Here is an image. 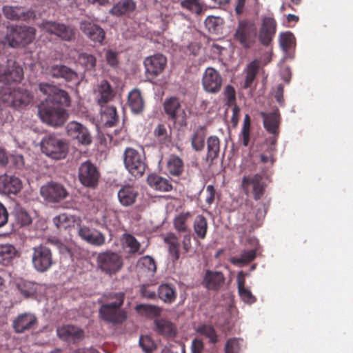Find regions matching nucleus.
Wrapping results in <instances>:
<instances>
[{"label":"nucleus","mask_w":353,"mask_h":353,"mask_svg":"<svg viewBox=\"0 0 353 353\" xmlns=\"http://www.w3.org/2000/svg\"><path fill=\"white\" fill-rule=\"evenodd\" d=\"M39 90L48 96L38 107L41 119L48 125L61 126L67 120L68 113L65 108L70 105V97L63 90L48 83H40Z\"/></svg>","instance_id":"nucleus-1"},{"label":"nucleus","mask_w":353,"mask_h":353,"mask_svg":"<svg viewBox=\"0 0 353 353\" xmlns=\"http://www.w3.org/2000/svg\"><path fill=\"white\" fill-rule=\"evenodd\" d=\"M106 297L108 300L114 301L101 305L99 311L100 317L112 324L122 323L127 318L126 313L121 308L124 302V293L112 292Z\"/></svg>","instance_id":"nucleus-2"},{"label":"nucleus","mask_w":353,"mask_h":353,"mask_svg":"<svg viewBox=\"0 0 353 353\" xmlns=\"http://www.w3.org/2000/svg\"><path fill=\"white\" fill-rule=\"evenodd\" d=\"M32 100V96L26 89L2 87L0 89V103L6 106L21 108L26 106Z\"/></svg>","instance_id":"nucleus-3"},{"label":"nucleus","mask_w":353,"mask_h":353,"mask_svg":"<svg viewBox=\"0 0 353 353\" xmlns=\"http://www.w3.org/2000/svg\"><path fill=\"white\" fill-rule=\"evenodd\" d=\"M97 265L98 269L105 275H115L123 267V258L118 252L107 250L99 253Z\"/></svg>","instance_id":"nucleus-4"},{"label":"nucleus","mask_w":353,"mask_h":353,"mask_svg":"<svg viewBox=\"0 0 353 353\" xmlns=\"http://www.w3.org/2000/svg\"><path fill=\"white\" fill-rule=\"evenodd\" d=\"M43 154L54 160L65 159L68 153V145L63 140L53 134L45 136L41 141Z\"/></svg>","instance_id":"nucleus-5"},{"label":"nucleus","mask_w":353,"mask_h":353,"mask_svg":"<svg viewBox=\"0 0 353 353\" xmlns=\"http://www.w3.org/2000/svg\"><path fill=\"white\" fill-rule=\"evenodd\" d=\"M257 37V28L250 20H240L234 34V39L243 48L249 49L254 46Z\"/></svg>","instance_id":"nucleus-6"},{"label":"nucleus","mask_w":353,"mask_h":353,"mask_svg":"<svg viewBox=\"0 0 353 353\" xmlns=\"http://www.w3.org/2000/svg\"><path fill=\"white\" fill-rule=\"evenodd\" d=\"M36 30L30 26H15L8 28L6 41L12 48L25 46L34 40Z\"/></svg>","instance_id":"nucleus-7"},{"label":"nucleus","mask_w":353,"mask_h":353,"mask_svg":"<svg viewBox=\"0 0 353 353\" xmlns=\"http://www.w3.org/2000/svg\"><path fill=\"white\" fill-rule=\"evenodd\" d=\"M123 161L125 168L134 176H141L144 174L147 165L143 149L138 151L127 148L123 154Z\"/></svg>","instance_id":"nucleus-8"},{"label":"nucleus","mask_w":353,"mask_h":353,"mask_svg":"<svg viewBox=\"0 0 353 353\" xmlns=\"http://www.w3.org/2000/svg\"><path fill=\"white\" fill-rule=\"evenodd\" d=\"M266 183L260 174L244 176L241 188L247 196L252 195L255 200L261 199L265 194Z\"/></svg>","instance_id":"nucleus-9"},{"label":"nucleus","mask_w":353,"mask_h":353,"mask_svg":"<svg viewBox=\"0 0 353 353\" xmlns=\"http://www.w3.org/2000/svg\"><path fill=\"white\" fill-rule=\"evenodd\" d=\"M32 263L37 272H47L53 264L51 250L43 245L34 247L32 248Z\"/></svg>","instance_id":"nucleus-10"},{"label":"nucleus","mask_w":353,"mask_h":353,"mask_svg":"<svg viewBox=\"0 0 353 353\" xmlns=\"http://www.w3.org/2000/svg\"><path fill=\"white\" fill-rule=\"evenodd\" d=\"M163 110L169 120L174 123H179L180 125H186L187 114L182 108L181 101L176 97H170L165 99Z\"/></svg>","instance_id":"nucleus-11"},{"label":"nucleus","mask_w":353,"mask_h":353,"mask_svg":"<svg viewBox=\"0 0 353 353\" xmlns=\"http://www.w3.org/2000/svg\"><path fill=\"white\" fill-rule=\"evenodd\" d=\"M100 173L97 168L90 161L81 164L79 168V179L85 187L95 188L99 182Z\"/></svg>","instance_id":"nucleus-12"},{"label":"nucleus","mask_w":353,"mask_h":353,"mask_svg":"<svg viewBox=\"0 0 353 353\" xmlns=\"http://www.w3.org/2000/svg\"><path fill=\"white\" fill-rule=\"evenodd\" d=\"M23 78L22 67L16 61L8 60L6 66H0V82L19 83Z\"/></svg>","instance_id":"nucleus-13"},{"label":"nucleus","mask_w":353,"mask_h":353,"mask_svg":"<svg viewBox=\"0 0 353 353\" xmlns=\"http://www.w3.org/2000/svg\"><path fill=\"white\" fill-rule=\"evenodd\" d=\"M223 79L220 73L212 67L205 69L202 77L203 90L210 94H216L221 89Z\"/></svg>","instance_id":"nucleus-14"},{"label":"nucleus","mask_w":353,"mask_h":353,"mask_svg":"<svg viewBox=\"0 0 353 353\" xmlns=\"http://www.w3.org/2000/svg\"><path fill=\"white\" fill-rule=\"evenodd\" d=\"M42 197L48 202L57 203L65 199L68 193L64 186L56 182H50L41 188Z\"/></svg>","instance_id":"nucleus-15"},{"label":"nucleus","mask_w":353,"mask_h":353,"mask_svg":"<svg viewBox=\"0 0 353 353\" xmlns=\"http://www.w3.org/2000/svg\"><path fill=\"white\" fill-rule=\"evenodd\" d=\"M67 135L73 139L85 145H88L92 143V136L88 129L77 121L69 122L66 127Z\"/></svg>","instance_id":"nucleus-16"},{"label":"nucleus","mask_w":353,"mask_h":353,"mask_svg":"<svg viewBox=\"0 0 353 353\" xmlns=\"http://www.w3.org/2000/svg\"><path fill=\"white\" fill-rule=\"evenodd\" d=\"M41 27L45 32L57 35L65 41H71L74 37V30L63 23L47 21L42 23Z\"/></svg>","instance_id":"nucleus-17"},{"label":"nucleus","mask_w":353,"mask_h":353,"mask_svg":"<svg viewBox=\"0 0 353 353\" xmlns=\"http://www.w3.org/2000/svg\"><path fill=\"white\" fill-rule=\"evenodd\" d=\"M2 12L6 18L12 21H27L35 18V12L32 10L19 6H3Z\"/></svg>","instance_id":"nucleus-18"},{"label":"nucleus","mask_w":353,"mask_h":353,"mask_svg":"<svg viewBox=\"0 0 353 353\" xmlns=\"http://www.w3.org/2000/svg\"><path fill=\"white\" fill-rule=\"evenodd\" d=\"M77 233L82 240L90 245L99 247L105 243L104 234L94 228L79 223Z\"/></svg>","instance_id":"nucleus-19"},{"label":"nucleus","mask_w":353,"mask_h":353,"mask_svg":"<svg viewBox=\"0 0 353 353\" xmlns=\"http://www.w3.org/2000/svg\"><path fill=\"white\" fill-rule=\"evenodd\" d=\"M276 22L274 18L266 17L263 19L259 30V39L261 44L268 46L275 35Z\"/></svg>","instance_id":"nucleus-20"},{"label":"nucleus","mask_w":353,"mask_h":353,"mask_svg":"<svg viewBox=\"0 0 353 353\" xmlns=\"http://www.w3.org/2000/svg\"><path fill=\"white\" fill-rule=\"evenodd\" d=\"M167 63V59L161 54H157L146 58L144 61V65L148 75L152 78L161 74Z\"/></svg>","instance_id":"nucleus-21"},{"label":"nucleus","mask_w":353,"mask_h":353,"mask_svg":"<svg viewBox=\"0 0 353 353\" xmlns=\"http://www.w3.org/2000/svg\"><path fill=\"white\" fill-rule=\"evenodd\" d=\"M57 333L61 339L69 343H78L84 338V331L79 327L72 325L59 327Z\"/></svg>","instance_id":"nucleus-22"},{"label":"nucleus","mask_w":353,"mask_h":353,"mask_svg":"<svg viewBox=\"0 0 353 353\" xmlns=\"http://www.w3.org/2000/svg\"><path fill=\"white\" fill-rule=\"evenodd\" d=\"M80 29L93 42L103 45L105 32L99 26L88 21H83L80 23Z\"/></svg>","instance_id":"nucleus-23"},{"label":"nucleus","mask_w":353,"mask_h":353,"mask_svg":"<svg viewBox=\"0 0 353 353\" xmlns=\"http://www.w3.org/2000/svg\"><path fill=\"white\" fill-rule=\"evenodd\" d=\"M49 73L56 79H63L67 82L77 83L79 75L76 71L63 64H54L49 68Z\"/></svg>","instance_id":"nucleus-24"},{"label":"nucleus","mask_w":353,"mask_h":353,"mask_svg":"<svg viewBox=\"0 0 353 353\" xmlns=\"http://www.w3.org/2000/svg\"><path fill=\"white\" fill-rule=\"evenodd\" d=\"M22 181L15 176H0V192L5 194H17L22 189Z\"/></svg>","instance_id":"nucleus-25"},{"label":"nucleus","mask_w":353,"mask_h":353,"mask_svg":"<svg viewBox=\"0 0 353 353\" xmlns=\"http://www.w3.org/2000/svg\"><path fill=\"white\" fill-rule=\"evenodd\" d=\"M37 317L30 313H23L13 321L12 327L17 333H23L34 329L37 324Z\"/></svg>","instance_id":"nucleus-26"},{"label":"nucleus","mask_w":353,"mask_h":353,"mask_svg":"<svg viewBox=\"0 0 353 353\" xmlns=\"http://www.w3.org/2000/svg\"><path fill=\"white\" fill-rule=\"evenodd\" d=\"M94 91L97 102L101 107L111 101L115 96V92L111 84L104 79L99 82Z\"/></svg>","instance_id":"nucleus-27"},{"label":"nucleus","mask_w":353,"mask_h":353,"mask_svg":"<svg viewBox=\"0 0 353 353\" xmlns=\"http://www.w3.org/2000/svg\"><path fill=\"white\" fill-rule=\"evenodd\" d=\"M263 118V123L265 129L274 136H278L279 134V125L281 123V115L279 110L276 109L272 112H261Z\"/></svg>","instance_id":"nucleus-28"},{"label":"nucleus","mask_w":353,"mask_h":353,"mask_svg":"<svg viewBox=\"0 0 353 353\" xmlns=\"http://www.w3.org/2000/svg\"><path fill=\"white\" fill-rule=\"evenodd\" d=\"M225 283V276L221 272L207 270L203 280V285L208 290L218 291Z\"/></svg>","instance_id":"nucleus-29"},{"label":"nucleus","mask_w":353,"mask_h":353,"mask_svg":"<svg viewBox=\"0 0 353 353\" xmlns=\"http://www.w3.org/2000/svg\"><path fill=\"white\" fill-rule=\"evenodd\" d=\"M137 8V3L134 0H120L110 10V14L115 17L129 15Z\"/></svg>","instance_id":"nucleus-30"},{"label":"nucleus","mask_w":353,"mask_h":353,"mask_svg":"<svg viewBox=\"0 0 353 353\" xmlns=\"http://www.w3.org/2000/svg\"><path fill=\"white\" fill-rule=\"evenodd\" d=\"M16 288L24 298H31L36 295L41 285L32 281L19 279L16 281Z\"/></svg>","instance_id":"nucleus-31"},{"label":"nucleus","mask_w":353,"mask_h":353,"mask_svg":"<svg viewBox=\"0 0 353 353\" xmlns=\"http://www.w3.org/2000/svg\"><path fill=\"white\" fill-rule=\"evenodd\" d=\"M138 192L130 185L123 186L118 192L117 196L120 203L123 206L133 205L138 196Z\"/></svg>","instance_id":"nucleus-32"},{"label":"nucleus","mask_w":353,"mask_h":353,"mask_svg":"<svg viewBox=\"0 0 353 353\" xmlns=\"http://www.w3.org/2000/svg\"><path fill=\"white\" fill-rule=\"evenodd\" d=\"M147 182L150 187L157 191L169 192L172 190L170 180L157 174H150L148 176Z\"/></svg>","instance_id":"nucleus-33"},{"label":"nucleus","mask_w":353,"mask_h":353,"mask_svg":"<svg viewBox=\"0 0 353 353\" xmlns=\"http://www.w3.org/2000/svg\"><path fill=\"white\" fill-rule=\"evenodd\" d=\"M128 104L134 114H140L143 111L145 103L139 90L134 89L129 93Z\"/></svg>","instance_id":"nucleus-34"},{"label":"nucleus","mask_w":353,"mask_h":353,"mask_svg":"<svg viewBox=\"0 0 353 353\" xmlns=\"http://www.w3.org/2000/svg\"><path fill=\"white\" fill-rule=\"evenodd\" d=\"M81 222V220L79 216L66 213L61 214L53 219L54 224L60 230L74 227L75 225L79 226Z\"/></svg>","instance_id":"nucleus-35"},{"label":"nucleus","mask_w":353,"mask_h":353,"mask_svg":"<svg viewBox=\"0 0 353 353\" xmlns=\"http://www.w3.org/2000/svg\"><path fill=\"white\" fill-rule=\"evenodd\" d=\"M206 134V127L205 125H200L194 130L190 141L191 145L196 152H200L203 150Z\"/></svg>","instance_id":"nucleus-36"},{"label":"nucleus","mask_w":353,"mask_h":353,"mask_svg":"<svg viewBox=\"0 0 353 353\" xmlns=\"http://www.w3.org/2000/svg\"><path fill=\"white\" fill-rule=\"evenodd\" d=\"M101 120L106 127H112L119 121L117 109L114 106L103 105L101 108Z\"/></svg>","instance_id":"nucleus-37"},{"label":"nucleus","mask_w":353,"mask_h":353,"mask_svg":"<svg viewBox=\"0 0 353 353\" xmlns=\"http://www.w3.org/2000/svg\"><path fill=\"white\" fill-rule=\"evenodd\" d=\"M158 297L165 303H172L176 299V291L174 286L163 283L158 288Z\"/></svg>","instance_id":"nucleus-38"},{"label":"nucleus","mask_w":353,"mask_h":353,"mask_svg":"<svg viewBox=\"0 0 353 353\" xmlns=\"http://www.w3.org/2000/svg\"><path fill=\"white\" fill-rule=\"evenodd\" d=\"M155 330L160 334L174 337L176 334L174 325L170 321L161 319L154 321Z\"/></svg>","instance_id":"nucleus-39"},{"label":"nucleus","mask_w":353,"mask_h":353,"mask_svg":"<svg viewBox=\"0 0 353 353\" xmlns=\"http://www.w3.org/2000/svg\"><path fill=\"white\" fill-rule=\"evenodd\" d=\"M192 217V214L189 212H181L174 219V229L179 232L188 233L189 223Z\"/></svg>","instance_id":"nucleus-40"},{"label":"nucleus","mask_w":353,"mask_h":353,"mask_svg":"<svg viewBox=\"0 0 353 353\" xmlns=\"http://www.w3.org/2000/svg\"><path fill=\"white\" fill-rule=\"evenodd\" d=\"M166 167L171 175L179 176L183 172L184 164L183 160L179 157L176 154H171L168 159Z\"/></svg>","instance_id":"nucleus-41"},{"label":"nucleus","mask_w":353,"mask_h":353,"mask_svg":"<svg viewBox=\"0 0 353 353\" xmlns=\"http://www.w3.org/2000/svg\"><path fill=\"white\" fill-rule=\"evenodd\" d=\"M16 248L10 244L0 245V264L8 265L17 256Z\"/></svg>","instance_id":"nucleus-42"},{"label":"nucleus","mask_w":353,"mask_h":353,"mask_svg":"<svg viewBox=\"0 0 353 353\" xmlns=\"http://www.w3.org/2000/svg\"><path fill=\"white\" fill-rule=\"evenodd\" d=\"M207 160L211 163L216 159L220 152V140L216 136H210L207 139Z\"/></svg>","instance_id":"nucleus-43"},{"label":"nucleus","mask_w":353,"mask_h":353,"mask_svg":"<svg viewBox=\"0 0 353 353\" xmlns=\"http://www.w3.org/2000/svg\"><path fill=\"white\" fill-rule=\"evenodd\" d=\"M256 257V250L255 249L250 250H243L239 257H232L230 262L234 265H244L250 263Z\"/></svg>","instance_id":"nucleus-44"},{"label":"nucleus","mask_w":353,"mask_h":353,"mask_svg":"<svg viewBox=\"0 0 353 353\" xmlns=\"http://www.w3.org/2000/svg\"><path fill=\"white\" fill-rule=\"evenodd\" d=\"M136 310L141 314H144L151 318L159 316L161 312V309L159 307L147 304L138 305L136 307Z\"/></svg>","instance_id":"nucleus-45"},{"label":"nucleus","mask_w":353,"mask_h":353,"mask_svg":"<svg viewBox=\"0 0 353 353\" xmlns=\"http://www.w3.org/2000/svg\"><path fill=\"white\" fill-rule=\"evenodd\" d=\"M194 230L197 236L200 239H204L208 230V222L203 215L196 216L194 223Z\"/></svg>","instance_id":"nucleus-46"},{"label":"nucleus","mask_w":353,"mask_h":353,"mask_svg":"<svg viewBox=\"0 0 353 353\" xmlns=\"http://www.w3.org/2000/svg\"><path fill=\"white\" fill-rule=\"evenodd\" d=\"M279 45L284 52H288L295 45V38L293 34L290 32L281 33Z\"/></svg>","instance_id":"nucleus-47"},{"label":"nucleus","mask_w":353,"mask_h":353,"mask_svg":"<svg viewBox=\"0 0 353 353\" xmlns=\"http://www.w3.org/2000/svg\"><path fill=\"white\" fill-rule=\"evenodd\" d=\"M154 135L160 144H168L170 142V134L164 124H159L154 129Z\"/></svg>","instance_id":"nucleus-48"},{"label":"nucleus","mask_w":353,"mask_h":353,"mask_svg":"<svg viewBox=\"0 0 353 353\" xmlns=\"http://www.w3.org/2000/svg\"><path fill=\"white\" fill-rule=\"evenodd\" d=\"M198 332L208 339L212 343H216L218 341V336L215 329L210 325H202L198 328Z\"/></svg>","instance_id":"nucleus-49"},{"label":"nucleus","mask_w":353,"mask_h":353,"mask_svg":"<svg viewBox=\"0 0 353 353\" xmlns=\"http://www.w3.org/2000/svg\"><path fill=\"white\" fill-rule=\"evenodd\" d=\"M123 238L126 247L130 249L128 252L130 254L139 252L141 244L134 236L130 234H124Z\"/></svg>","instance_id":"nucleus-50"},{"label":"nucleus","mask_w":353,"mask_h":353,"mask_svg":"<svg viewBox=\"0 0 353 353\" xmlns=\"http://www.w3.org/2000/svg\"><path fill=\"white\" fill-rule=\"evenodd\" d=\"M276 139L272 140L271 145L268 148L260 155L261 161L263 163H270L272 165L275 161L274 152L276 151L275 148Z\"/></svg>","instance_id":"nucleus-51"},{"label":"nucleus","mask_w":353,"mask_h":353,"mask_svg":"<svg viewBox=\"0 0 353 353\" xmlns=\"http://www.w3.org/2000/svg\"><path fill=\"white\" fill-rule=\"evenodd\" d=\"M15 220L20 226L28 225L32 223L30 214L23 209L19 208L14 211Z\"/></svg>","instance_id":"nucleus-52"},{"label":"nucleus","mask_w":353,"mask_h":353,"mask_svg":"<svg viewBox=\"0 0 353 353\" xmlns=\"http://www.w3.org/2000/svg\"><path fill=\"white\" fill-rule=\"evenodd\" d=\"M165 242L168 244L169 254H170L172 261H178L180 258V243H179L177 238L174 236L170 241L165 240Z\"/></svg>","instance_id":"nucleus-53"},{"label":"nucleus","mask_w":353,"mask_h":353,"mask_svg":"<svg viewBox=\"0 0 353 353\" xmlns=\"http://www.w3.org/2000/svg\"><path fill=\"white\" fill-rule=\"evenodd\" d=\"M181 6L189 11L200 14L202 12V6L198 0H183L181 1Z\"/></svg>","instance_id":"nucleus-54"},{"label":"nucleus","mask_w":353,"mask_h":353,"mask_svg":"<svg viewBox=\"0 0 353 353\" xmlns=\"http://www.w3.org/2000/svg\"><path fill=\"white\" fill-rule=\"evenodd\" d=\"M138 266L146 269L151 273L155 272L157 270L156 263L153 258L150 256H144L138 261Z\"/></svg>","instance_id":"nucleus-55"},{"label":"nucleus","mask_w":353,"mask_h":353,"mask_svg":"<svg viewBox=\"0 0 353 353\" xmlns=\"http://www.w3.org/2000/svg\"><path fill=\"white\" fill-rule=\"evenodd\" d=\"M223 94L226 101L225 104L228 106L236 105V91L232 85H227L224 88Z\"/></svg>","instance_id":"nucleus-56"},{"label":"nucleus","mask_w":353,"mask_h":353,"mask_svg":"<svg viewBox=\"0 0 353 353\" xmlns=\"http://www.w3.org/2000/svg\"><path fill=\"white\" fill-rule=\"evenodd\" d=\"M139 345L145 353L152 352L157 347L154 341L148 336H141Z\"/></svg>","instance_id":"nucleus-57"},{"label":"nucleus","mask_w":353,"mask_h":353,"mask_svg":"<svg viewBox=\"0 0 353 353\" xmlns=\"http://www.w3.org/2000/svg\"><path fill=\"white\" fill-rule=\"evenodd\" d=\"M79 59L87 70L93 69L96 65V58L92 54L82 53L79 55Z\"/></svg>","instance_id":"nucleus-58"},{"label":"nucleus","mask_w":353,"mask_h":353,"mask_svg":"<svg viewBox=\"0 0 353 353\" xmlns=\"http://www.w3.org/2000/svg\"><path fill=\"white\" fill-rule=\"evenodd\" d=\"M240 345L239 339L236 338L230 339L227 341L225 346V353H239Z\"/></svg>","instance_id":"nucleus-59"},{"label":"nucleus","mask_w":353,"mask_h":353,"mask_svg":"<svg viewBox=\"0 0 353 353\" xmlns=\"http://www.w3.org/2000/svg\"><path fill=\"white\" fill-rule=\"evenodd\" d=\"M239 294L241 299L248 304L254 303L256 301V297L246 288L239 290Z\"/></svg>","instance_id":"nucleus-60"},{"label":"nucleus","mask_w":353,"mask_h":353,"mask_svg":"<svg viewBox=\"0 0 353 353\" xmlns=\"http://www.w3.org/2000/svg\"><path fill=\"white\" fill-rule=\"evenodd\" d=\"M105 59L107 63L112 67L117 66L119 63L118 61V53L112 50H108L105 53Z\"/></svg>","instance_id":"nucleus-61"},{"label":"nucleus","mask_w":353,"mask_h":353,"mask_svg":"<svg viewBox=\"0 0 353 353\" xmlns=\"http://www.w3.org/2000/svg\"><path fill=\"white\" fill-rule=\"evenodd\" d=\"M140 292L142 296L150 299H156V293L153 290H150L149 289V286L146 285H143L140 288Z\"/></svg>","instance_id":"nucleus-62"},{"label":"nucleus","mask_w":353,"mask_h":353,"mask_svg":"<svg viewBox=\"0 0 353 353\" xmlns=\"http://www.w3.org/2000/svg\"><path fill=\"white\" fill-rule=\"evenodd\" d=\"M261 67V61L255 59L249 63L247 68V72L256 76Z\"/></svg>","instance_id":"nucleus-63"},{"label":"nucleus","mask_w":353,"mask_h":353,"mask_svg":"<svg viewBox=\"0 0 353 353\" xmlns=\"http://www.w3.org/2000/svg\"><path fill=\"white\" fill-rule=\"evenodd\" d=\"M206 192L208 194V196L205 199V202L208 204L210 205L214 201L215 193H216L214 187L212 185H208L206 187Z\"/></svg>","instance_id":"nucleus-64"}]
</instances>
